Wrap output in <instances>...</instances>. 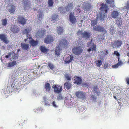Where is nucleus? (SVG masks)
<instances>
[{
    "label": "nucleus",
    "mask_w": 129,
    "mask_h": 129,
    "mask_svg": "<svg viewBox=\"0 0 129 129\" xmlns=\"http://www.w3.org/2000/svg\"><path fill=\"white\" fill-rule=\"evenodd\" d=\"M83 84L84 85H85L87 86H88V84L87 83H83Z\"/></svg>",
    "instance_id": "nucleus-57"
},
{
    "label": "nucleus",
    "mask_w": 129,
    "mask_h": 129,
    "mask_svg": "<svg viewBox=\"0 0 129 129\" xmlns=\"http://www.w3.org/2000/svg\"><path fill=\"white\" fill-rule=\"evenodd\" d=\"M43 15V13L42 12H41L40 13L38 14L37 15V16L38 17V19L40 20V21L42 19Z\"/></svg>",
    "instance_id": "nucleus-40"
},
{
    "label": "nucleus",
    "mask_w": 129,
    "mask_h": 129,
    "mask_svg": "<svg viewBox=\"0 0 129 129\" xmlns=\"http://www.w3.org/2000/svg\"><path fill=\"white\" fill-rule=\"evenodd\" d=\"M92 91L94 93H95L98 95L100 94L99 89L98 88L97 86H95L93 87Z\"/></svg>",
    "instance_id": "nucleus-26"
},
{
    "label": "nucleus",
    "mask_w": 129,
    "mask_h": 129,
    "mask_svg": "<svg viewBox=\"0 0 129 129\" xmlns=\"http://www.w3.org/2000/svg\"><path fill=\"white\" fill-rule=\"evenodd\" d=\"M90 98V100L92 101V102H95L97 99L96 96L92 94H91Z\"/></svg>",
    "instance_id": "nucleus-32"
},
{
    "label": "nucleus",
    "mask_w": 129,
    "mask_h": 129,
    "mask_svg": "<svg viewBox=\"0 0 129 129\" xmlns=\"http://www.w3.org/2000/svg\"><path fill=\"white\" fill-rule=\"evenodd\" d=\"M73 80L74 84L78 85H80L82 82V80L81 78L79 77L75 76Z\"/></svg>",
    "instance_id": "nucleus-9"
},
{
    "label": "nucleus",
    "mask_w": 129,
    "mask_h": 129,
    "mask_svg": "<svg viewBox=\"0 0 129 129\" xmlns=\"http://www.w3.org/2000/svg\"><path fill=\"white\" fill-rule=\"evenodd\" d=\"M18 54H14L13 56V59H16L18 58Z\"/></svg>",
    "instance_id": "nucleus-44"
},
{
    "label": "nucleus",
    "mask_w": 129,
    "mask_h": 129,
    "mask_svg": "<svg viewBox=\"0 0 129 129\" xmlns=\"http://www.w3.org/2000/svg\"><path fill=\"white\" fill-rule=\"evenodd\" d=\"M113 54L116 55L117 56L118 58V63H116L115 65H113L112 67L114 68H117L118 66L121 65L122 64V61H121L119 60L120 57V54L118 52L116 51H114Z\"/></svg>",
    "instance_id": "nucleus-4"
},
{
    "label": "nucleus",
    "mask_w": 129,
    "mask_h": 129,
    "mask_svg": "<svg viewBox=\"0 0 129 129\" xmlns=\"http://www.w3.org/2000/svg\"><path fill=\"white\" fill-rule=\"evenodd\" d=\"M124 8L125 9L129 10V3L128 2H127V4L126 6L124 7Z\"/></svg>",
    "instance_id": "nucleus-47"
},
{
    "label": "nucleus",
    "mask_w": 129,
    "mask_h": 129,
    "mask_svg": "<svg viewBox=\"0 0 129 129\" xmlns=\"http://www.w3.org/2000/svg\"><path fill=\"white\" fill-rule=\"evenodd\" d=\"M113 97L116 100H117V98L116 97V96H113Z\"/></svg>",
    "instance_id": "nucleus-59"
},
{
    "label": "nucleus",
    "mask_w": 129,
    "mask_h": 129,
    "mask_svg": "<svg viewBox=\"0 0 129 129\" xmlns=\"http://www.w3.org/2000/svg\"><path fill=\"white\" fill-rule=\"evenodd\" d=\"M30 43L32 46L34 47L38 45L39 42L37 40L35 41L32 39L30 41Z\"/></svg>",
    "instance_id": "nucleus-24"
},
{
    "label": "nucleus",
    "mask_w": 129,
    "mask_h": 129,
    "mask_svg": "<svg viewBox=\"0 0 129 129\" xmlns=\"http://www.w3.org/2000/svg\"><path fill=\"white\" fill-rule=\"evenodd\" d=\"M44 88L47 92H50L51 87L50 84L49 83H45L44 86Z\"/></svg>",
    "instance_id": "nucleus-23"
},
{
    "label": "nucleus",
    "mask_w": 129,
    "mask_h": 129,
    "mask_svg": "<svg viewBox=\"0 0 129 129\" xmlns=\"http://www.w3.org/2000/svg\"><path fill=\"white\" fill-rule=\"evenodd\" d=\"M69 42L65 40L61 39L57 47H56L55 50V54L58 56L60 55V51L61 49L62 48H67Z\"/></svg>",
    "instance_id": "nucleus-1"
},
{
    "label": "nucleus",
    "mask_w": 129,
    "mask_h": 129,
    "mask_svg": "<svg viewBox=\"0 0 129 129\" xmlns=\"http://www.w3.org/2000/svg\"><path fill=\"white\" fill-rule=\"evenodd\" d=\"M21 85L20 82L14 80L12 83L11 86H13L15 89L18 90L21 89L22 87Z\"/></svg>",
    "instance_id": "nucleus-3"
},
{
    "label": "nucleus",
    "mask_w": 129,
    "mask_h": 129,
    "mask_svg": "<svg viewBox=\"0 0 129 129\" xmlns=\"http://www.w3.org/2000/svg\"><path fill=\"white\" fill-rule=\"evenodd\" d=\"M0 39L5 43L8 44L9 41L7 40V36L4 34H0Z\"/></svg>",
    "instance_id": "nucleus-18"
},
{
    "label": "nucleus",
    "mask_w": 129,
    "mask_h": 129,
    "mask_svg": "<svg viewBox=\"0 0 129 129\" xmlns=\"http://www.w3.org/2000/svg\"><path fill=\"white\" fill-rule=\"evenodd\" d=\"M2 24L4 26H6L7 23V19H3L2 20Z\"/></svg>",
    "instance_id": "nucleus-35"
},
{
    "label": "nucleus",
    "mask_w": 129,
    "mask_h": 129,
    "mask_svg": "<svg viewBox=\"0 0 129 129\" xmlns=\"http://www.w3.org/2000/svg\"><path fill=\"white\" fill-rule=\"evenodd\" d=\"M73 60V56L72 55H70L66 58L64 60V62L66 64H69Z\"/></svg>",
    "instance_id": "nucleus-16"
},
{
    "label": "nucleus",
    "mask_w": 129,
    "mask_h": 129,
    "mask_svg": "<svg viewBox=\"0 0 129 129\" xmlns=\"http://www.w3.org/2000/svg\"><path fill=\"white\" fill-rule=\"evenodd\" d=\"M54 107H57L56 106V105H53Z\"/></svg>",
    "instance_id": "nucleus-64"
},
{
    "label": "nucleus",
    "mask_w": 129,
    "mask_h": 129,
    "mask_svg": "<svg viewBox=\"0 0 129 129\" xmlns=\"http://www.w3.org/2000/svg\"><path fill=\"white\" fill-rule=\"evenodd\" d=\"M21 46L22 49L25 50H27L29 48V46L27 44L25 43L21 44Z\"/></svg>",
    "instance_id": "nucleus-33"
},
{
    "label": "nucleus",
    "mask_w": 129,
    "mask_h": 129,
    "mask_svg": "<svg viewBox=\"0 0 129 129\" xmlns=\"http://www.w3.org/2000/svg\"><path fill=\"white\" fill-rule=\"evenodd\" d=\"M17 64L16 61H12L8 63H7V67L9 68L12 67Z\"/></svg>",
    "instance_id": "nucleus-25"
},
{
    "label": "nucleus",
    "mask_w": 129,
    "mask_h": 129,
    "mask_svg": "<svg viewBox=\"0 0 129 129\" xmlns=\"http://www.w3.org/2000/svg\"><path fill=\"white\" fill-rule=\"evenodd\" d=\"M55 101H53L52 103V105H55Z\"/></svg>",
    "instance_id": "nucleus-58"
},
{
    "label": "nucleus",
    "mask_w": 129,
    "mask_h": 129,
    "mask_svg": "<svg viewBox=\"0 0 129 129\" xmlns=\"http://www.w3.org/2000/svg\"><path fill=\"white\" fill-rule=\"evenodd\" d=\"M127 49H128V52L127 53V56L129 57V46L128 47Z\"/></svg>",
    "instance_id": "nucleus-56"
},
{
    "label": "nucleus",
    "mask_w": 129,
    "mask_h": 129,
    "mask_svg": "<svg viewBox=\"0 0 129 129\" xmlns=\"http://www.w3.org/2000/svg\"><path fill=\"white\" fill-rule=\"evenodd\" d=\"M119 14L118 11L114 10L111 13V16L113 18H116L118 16Z\"/></svg>",
    "instance_id": "nucleus-29"
},
{
    "label": "nucleus",
    "mask_w": 129,
    "mask_h": 129,
    "mask_svg": "<svg viewBox=\"0 0 129 129\" xmlns=\"http://www.w3.org/2000/svg\"><path fill=\"white\" fill-rule=\"evenodd\" d=\"M87 47H90L89 49H87L88 52H90L91 50L95 51L96 49V45L94 44H93L91 45V42H88L87 44Z\"/></svg>",
    "instance_id": "nucleus-6"
},
{
    "label": "nucleus",
    "mask_w": 129,
    "mask_h": 129,
    "mask_svg": "<svg viewBox=\"0 0 129 129\" xmlns=\"http://www.w3.org/2000/svg\"><path fill=\"white\" fill-rule=\"evenodd\" d=\"M58 16H59L57 14L52 15L51 17V21H55L57 20Z\"/></svg>",
    "instance_id": "nucleus-30"
},
{
    "label": "nucleus",
    "mask_w": 129,
    "mask_h": 129,
    "mask_svg": "<svg viewBox=\"0 0 129 129\" xmlns=\"http://www.w3.org/2000/svg\"><path fill=\"white\" fill-rule=\"evenodd\" d=\"M11 31L14 33H18L19 31V28L18 27L13 25L11 26Z\"/></svg>",
    "instance_id": "nucleus-19"
},
{
    "label": "nucleus",
    "mask_w": 129,
    "mask_h": 129,
    "mask_svg": "<svg viewBox=\"0 0 129 129\" xmlns=\"http://www.w3.org/2000/svg\"><path fill=\"white\" fill-rule=\"evenodd\" d=\"M97 18H96L94 20L91 21V25L92 26L95 25L97 23Z\"/></svg>",
    "instance_id": "nucleus-37"
},
{
    "label": "nucleus",
    "mask_w": 129,
    "mask_h": 129,
    "mask_svg": "<svg viewBox=\"0 0 129 129\" xmlns=\"http://www.w3.org/2000/svg\"><path fill=\"white\" fill-rule=\"evenodd\" d=\"M65 78L68 81H70L72 79L71 76L68 74H66L64 76Z\"/></svg>",
    "instance_id": "nucleus-36"
},
{
    "label": "nucleus",
    "mask_w": 129,
    "mask_h": 129,
    "mask_svg": "<svg viewBox=\"0 0 129 129\" xmlns=\"http://www.w3.org/2000/svg\"><path fill=\"white\" fill-rule=\"evenodd\" d=\"M54 39L53 37L51 35H47L45 38L44 42L46 44H49L54 41Z\"/></svg>",
    "instance_id": "nucleus-8"
},
{
    "label": "nucleus",
    "mask_w": 129,
    "mask_h": 129,
    "mask_svg": "<svg viewBox=\"0 0 129 129\" xmlns=\"http://www.w3.org/2000/svg\"><path fill=\"white\" fill-rule=\"evenodd\" d=\"M111 7H114V5H112L111 6Z\"/></svg>",
    "instance_id": "nucleus-63"
},
{
    "label": "nucleus",
    "mask_w": 129,
    "mask_h": 129,
    "mask_svg": "<svg viewBox=\"0 0 129 129\" xmlns=\"http://www.w3.org/2000/svg\"><path fill=\"white\" fill-rule=\"evenodd\" d=\"M75 95L78 98L81 99L83 100L86 98L85 93L80 91L76 92Z\"/></svg>",
    "instance_id": "nucleus-5"
},
{
    "label": "nucleus",
    "mask_w": 129,
    "mask_h": 129,
    "mask_svg": "<svg viewBox=\"0 0 129 129\" xmlns=\"http://www.w3.org/2000/svg\"><path fill=\"white\" fill-rule=\"evenodd\" d=\"M126 82H127V84L129 85V78H127L126 79Z\"/></svg>",
    "instance_id": "nucleus-54"
},
{
    "label": "nucleus",
    "mask_w": 129,
    "mask_h": 129,
    "mask_svg": "<svg viewBox=\"0 0 129 129\" xmlns=\"http://www.w3.org/2000/svg\"><path fill=\"white\" fill-rule=\"evenodd\" d=\"M43 102L45 103V104L46 105L47 104V99L46 96H44L43 98Z\"/></svg>",
    "instance_id": "nucleus-43"
},
{
    "label": "nucleus",
    "mask_w": 129,
    "mask_h": 129,
    "mask_svg": "<svg viewBox=\"0 0 129 129\" xmlns=\"http://www.w3.org/2000/svg\"><path fill=\"white\" fill-rule=\"evenodd\" d=\"M64 88L67 89H69L71 88L72 86V84L69 82H67L64 84Z\"/></svg>",
    "instance_id": "nucleus-27"
},
{
    "label": "nucleus",
    "mask_w": 129,
    "mask_h": 129,
    "mask_svg": "<svg viewBox=\"0 0 129 129\" xmlns=\"http://www.w3.org/2000/svg\"><path fill=\"white\" fill-rule=\"evenodd\" d=\"M48 66L51 70H53L55 68V67L53 64L50 62H48Z\"/></svg>",
    "instance_id": "nucleus-34"
},
{
    "label": "nucleus",
    "mask_w": 129,
    "mask_h": 129,
    "mask_svg": "<svg viewBox=\"0 0 129 129\" xmlns=\"http://www.w3.org/2000/svg\"><path fill=\"white\" fill-rule=\"evenodd\" d=\"M23 2L24 4V9L25 11L27 9V8H30L31 3L30 1H28V0H23Z\"/></svg>",
    "instance_id": "nucleus-17"
},
{
    "label": "nucleus",
    "mask_w": 129,
    "mask_h": 129,
    "mask_svg": "<svg viewBox=\"0 0 129 129\" xmlns=\"http://www.w3.org/2000/svg\"><path fill=\"white\" fill-rule=\"evenodd\" d=\"M17 20L19 23L22 25H24L26 23V20L24 17L21 16H18L17 18Z\"/></svg>",
    "instance_id": "nucleus-12"
},
{
    "label": "nucleus",
    "mask_w": 129,
    "mask_h": 129,
    "mask_svg": "<svg viewBox=\"0 0 129 129\" xmlns=\"http://www.w3.org/2000/svg\"><path fill=\"white\" fill-rule=\"evenodd\" d=\"M7 9L11 13H13L14 12L15 7L14 5H10L8 6Z\"/></svg>",
    "instance_id": "nucleus-20"
},
{
    "label": "nucleus",
    "mask_w": 129,
    "mask_h": 129,
    "mask_svg": "<svg viewBox=\"0 0 129 129\" xmlns=\"http://www.w3.org/2000/svg\"><path fill=\"white\" fill-rule=\"evenodd\" d=\"M54 89V91L56 93H59L62 91V87L58 85H53L52 86Z\"/></svg>",
    "instance_id": "nucleus-10"
},
{
    "label": "nucleus",
    "mask_w": 129,
    "mask_h": 129,
    "mask_svg": "<svg viewBox=\"0 0 129 129\" xmlns=\"http://www.w3.org/2000/svg\"><path fill=\"white\" fill-rule=\"evenodd\" d=\"M105 55H107L108 53V51L107 50H105Z\"/></svg>",
    "instance_id": "nucleus-55"
},
{
    "label": "nucleus",
    "mask_w": 129,
    "mask_h": 129,
    "mask_svg": "<svg viewBox=\"0 0 129 129\" xmlns=\"http://www.w3.org/2000/svg\"><path fill=\"white\" fill-rule=\"evenodd\" d=\"M20 49H18V50H17V52H19L20 51Z\"/></svg>",
    "instance_id": "nucleus-62"
},
{
    "label": "nucleus",
    "mask_w": 129,
    "mask_h": 129,
    "mask_svg": "<svg viewBox=\"0 0 129 129\" xmlns=\"http://www.w3.org/2000/svg\"><path fill=\"white\" fill-rule=\"evenodd\" d=\"M8 89V88L7 87V88L6 90L4 91V93L5 94H6V93L9 94L10 93V90L7 91Z\"/></svg>",
    "instance_id": "nucleus-49"
},
{
    "label": "nucleus",
    "mask_w": 129,
    "mask_h": 129,
    "mask_svg": "<svg viewBox=\"0 0 129 129\" xmlns=\"http://www.w3.org/2000/svg\"><path fill=\"white\" fill-rule=\"evenodd\" d=\"M29 36L30 37H28V38L29 39H31L32 38V37H31L30 35H29Z\"/></svg>",
    "instance_id": "nucleus-60"
},
{
    "label": "nucleus",
    "mask_w": 129,
    "mask_h": 129,
    "mask_svg": "<svg viewBox=\"0 0 129 129\" xmlns=\"http://www.w3.org/2000/svg\"><path fill=\"white\" fill-rule=\"evenodd\" d=\"M48 3L49 7H52L54 3L53 1L52 0H48Z\"/></svg>",
    "instance_id": "nucleus-38"
},
{
    "label": "nucleus",
    "mask_w": 129,
    "mask_h": 129,
    "mask_svg": "<svg viewBox=\"0 0 129 129\" xmlns=\"http://www.w3.org/2000/svg\"><path fill=\"white\" fill-rule=\"evenodd\" d=\"M100 6L101 7L100 8V10L101 11L105 12V13H107L108 10L107 6L106 4H104V3H102Z\"/></svg>",
    "instance_id": "nucleus-15"
},
{
    "label": "nucleus",
    "mask_w": 129,
    "mask_h": 129,
    "mask_svg": "<svg viewBox=\"0 0 129 129\" xmlns=\"http://www.w3.org/2000/svg\"><path fill=\"white\" fill-rule=\"evenodd\" d=\"M102 63V62L100 60H98L96 62V66L100 67Z\"/></svg>",
    "instance_id": "nucleus-39"
},
{
    "label": "nucleus",
    "mask_w": 129,
    "mask_h": 129,
    "mask_svg": "<svg viewBox=\"0 0 129 129\" xmlns=\"http://www.w3.org/2000/svg\"><path fill=\"white\" fill-rule=\"evenodd\" d=\"M122 42L121 40H117L113 42L112 47L114 48H117L121 46Z\"/></svg>",
    "instance_id": "nucleus-7"
},
{
    "label": "nucleus",
    "mask_w": 129,
    "mask_h": 129,
    "mask_svg": "<svg viewBox=\"0 0 129 129\" xmlns=\"http://www.w3.org/2000/svg\"><path fill=\"white\" fill-rule=\"evenodd\" d=\"M90 34L88 31H84L81 33V37L82 38L88 39L90 38Z\"/></svg>",
    "instance_id": "nucleus-21"
},
{
    "label": "nucleus",
    "mask_w": 129,
    "mask_h": 129,
    "mask_svg": "<svg viewBox=\"0 0 129 129\" xmlns=\"http://www.w3.org/2000/svg\"><path fill=\"white\" fill-rule=\"evenodd\" d=\"M83 49L79 46L74 47L72 49V51L74 54L79 56L81 55L83 52Z\"/></svg>",
    "instance_id": "nucleus-2"
},
{
    "label": "nucleus",
    "mask_w": 129,
    "mask_h": 129,
    "mask_svg": "<svg viewBox=\"0 0 129 129\" xmlns=\"http://www.w3.org/2000/svg\"><path fill=\"white\" fill-rule=\"evenodd\" d=\"M56 32L58 35H61L63 32L64 30L62 27L59 26L57 27L56 29Z\"/></svg>",
    "instance_id": "nucleus-22"
},
{
    "label": "nucleus",
    "mask_w": 129,
    "mask_h": 129,
    "mask_svg": "<svg viewBox=\"0 0 129 129\" xmlns=\"http://www.w3.org/2000/svg\"><path fill=\"white\" fill-rule=\"evenodd\" d=\"M40 49L42 52L44 53H47L48 51V49L46 48L45 46H43L40 47Z\"/></svg>",
    "instance_id": "nucleus-31"
},
{
    "label": "nucleus",
    "mask_w": 129,
    "mask_h": 129,
    "mask_svg": "<svg viewBox=\"0 0 129 129\" xmlns=\"http://www.w3.org/2000/svg\"><path fill=\"white\" fill-rule=\"evenodd\" d=\"M73 7V4L72 3L69 4L68 5V8L70 9Z\"/></svg>",
    "instance_id": "nucleus-50"
},
{
    "label": "nucleus",
    "mask_w": 129,
    "mask_h": 129,
    "mask_svg": "<svg viewBox=\"0 0 129 129\" xmlns=\"http://www.w3.org/2000/svg\"><path fill=\"white\" fill-rule=\"evenodd\" d=\"M118 34L119 35H122L123 34V31H120L118 32Z\"/></svg>",
    "instance_id": "nucleus-53"
},
{
    "label": "nucleus",
    "mask_w": 129,
    "mask_h": 129,
    "mask_svg": "<svg viewBox=\"0 0 129 129\" xmlns=\"http://www.w3.org/2000/svg\"><path fill=\"white\" fill-rule=\"evenodd\" d=\"M58 11H61L60 12L61 13H65V11H63V9L62 7H58Z\"/></svg>",
    "instance_id": "nucleus-41"
},
{
    "label": "nucleus",
    "mask_w": 129,
    "mask_h": 129,
    "mask_svg": "<svg viewBox=\"0 0 129 129\" xmlns=\"http://www.w3.org/2000/svg\"><path fill=\"white\" fill-rule=\"evenodd\" d=\"M101 15V17H100V19H101L102 20H104V18H105V16L104 14H103V16H102V14H100Z\"/></svg>",
    "instance_id": "nucleus-52"
},
{
    "label": "nucleus",
    "mask_w": 129,
    "mask_h": 129,
    "mask_svg": "<svg viewBox=\"0 0 129 129\" xmlns=\"http://www.w3.org/2000/svg\"><path fill=\"white\" fill-rule=\"evenodd\" d=\"M69 19L70 22L72 23H75L77 22L76 18L72 12L70 13Z\"/></svg>",
    "instance_id": "nucleus-14"
},
{
    "label": "nucleus",
    "mask_w": 129,
    "mask_h": 129,
    "mask_svg": "<svg viewBox=\"0 0 129 129\" xmlns=\"http://www.w3.org/2000/svg\"><path fill=\"white\" fill-rule=\"evenodd\" d=\"M46 30H38L36 33V36L37 38H42L45 34Z\"/></svg>",
    "instance_id": "nucleus-13"
},
{
    "label": "nucleus",
    "mask_w": 129,
    "mask_h": 129,
    "mask_svg": "<svg viewBox=\"0 0 129 129\" xmlns=\"http://www.w3.org/2000/svg\"><path fill=\"white\" fill-rule=\"evenodd\" d=\"M57 100H60L63 99V98L61 94H59L57 96Z\"/></svg>",
    "instance_id": "nucleus-42"
},
{
    "label": "nucleus",
    "mask_w": 129,
    "mask_h": 129,
    "mask_svg": "<svg viewBox=\"0 0 129 129\" xmlns=\"http://www.w3.org/2000/svg\"><path fill=\"white\" fill-rule=\"evenodd\" d=\"M93 29L96 31H98L103 33H106L107 32V31L103 27L100 26V25H99L94 26L93 27Z\"/></svg>",
    "instance_id": "nucleus-11"
},
{
    "label": "nucleus",
    "mask_w": 129,
    "mask_h": 129,
    "mask_svg": "<svg viewBox=\"0 0 129 129\" xmlns=\"http://www.w3.org/2000/svg\"><path fill=\"white\" fill-rule=\"evenodd\" d=\"M31 29L30 27H28L24 29L22 32L23 34H26L27 35L31 30Z\"/></svg>",
    "instance_id": "nucleus-28"
},
{
    "label": "nucleus",
    "mask_w": 129,
    "mask_h": 129,
    "mask_svg": "<svg viewBox=\"0 0 129 129\" xmlns=\"http://www.w3.org/2000/svg\"><path fill=\"white\" fill-rule=\"evenodd\" d=\"M36 1H38V2H40L41 1H42V0H36Z\"/></svg>",
    "instance_id": "nucleus-61"
},
{
    "label": "nucleus",
    "mask_w": 129,
    "mask_h": 129,
    "mask_svg": "<svg viewBox=\"0 0 129 129\" xmlns=\"http://www.w3.org/2000/svg\"><path fill=\"white\" fill-rule=\"evenodd\" d=\"M117 24L119 26H120L122 24V22L121 21L118 20L117 21Z\"/></svg>",
    "instance_id": "nucleus-46"
},
{
    "label": "nucleus",
    "mask_w": 129,
    "mask_h": 129,
    "mask_svg": "<svg viewBox=\"0 0 129 129\" xmlns=\"http://www.w3.org/2000/svg\"><path fill=\"white\" fill-rule=\"evenodd\" d=\"M110 32L111 35H113L114 33V29L112 27L110 29Z\"/></svg>",
    "instance_id": "nucleus-45"
},
{
    "label": "nucleus",
    "mask_w": 129,
    "mask_h": 129,
    "mask_svg": "<svg viewBox=\"0 0 129 129\" xmlns=\"http://www.w3.org/2000/svg\"><path fill=\"white\" fill-rule=\"evenodd\" d=\"M11 53H8V54L7 55H6L5 56V57L6 58H9L10 56H11Z\"/></svg>",
    "instance_id": "nucleus-51"
},
{
    "label": "nucleus",
    "mask_w": 129,
    "mask_h": 129,
    "mask_svg": "<svg viewBox=\"0 0 129 129\" xmlns=\"http://www.w3.org/2000/svg\"><path fill=\"white\" fill-rule=\"evenodd\" d=\"M114 1V0H107L106 2L108 4H110L112 3Z\"/></svg>",
    "instance_id": "nucleus-48"
}]
</instances>
